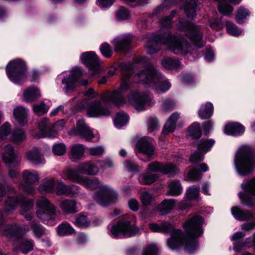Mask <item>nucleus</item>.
Segmentation results:
<instances>
[{
	"label": "nucleus",
	"mask_w": 255,
	"mask_h": 255,
	"mask_svg": "<svg viewBox=\"0 0 255 255\" xmlns=\"http://www.w3.org/2000/svg\"><path fill=\"white\" fill-rule=\"evenodd\" d=\"M203 219L199 216L190 217L183 224L185 233L180 230H174L170 223H161V232H171V237L167 240L168 247L172 250L178 249L184 245L185 250L189 254L194 253L198 249V238L203 234L202 226Z\"/></svg>",
	"instance_id": "obj_1"
},
{
	"label": "nucleus",
	"mask_w": 255,
	"mask_h": 255,
	"mask_svg": "<svg viewBox=\"0 0 255 255\" xmlns=\"http://www.w3.org/2000/svg\"><path fill=\"white\" fill-rule=\"evenodd\" d=\"M175 12H172V16H168L162 18L160 25L162 28L167 29V31L162 30L153 39L149 40L146 45L147 52L153 54L160 49L161 44L167 45V49L174 54H186L191 51V47L185 39L180 36H172L168 31L171 27V19Z\"/></svg>",
	"instance_id": "obj_2"
},
{
	"label": "nucleus",
	"mask_w": 255,
	"mask_h": 255,
	"mask_svg": "<svg viewBox=\"0 0 255 255\" xmlns=\"http://www.w3.org/2000/svg\"><path fill=\"white\" fill-rule=\"evenodd\" d=\"M80 184L90 190L98 189L94 194V199L101 206H107L117 200V194L109 186L101 184L97 178L84 176Z\"/></svg>",
	"instance_id": "obj_3"
},
{
	"label": "nucleus",
	"mask_w": 255,
	"mask_h": 255,
	"mask_svg": "<svg viewBox=\"0 0 255 255\" xmlns=\"http://www.w3.org/2000/svg\"><path fill=\"white\" fill-rule=\"evenodd\" d=\"M133 79L134 82L152 84L155 92L158 94L168 91L171 86L168 81L152 66H148L134 75Z\"/></svg>",
	"instance_id": "obj_4"
},
{
	"label": "nucleus",
	"mask_w": 255,
	"mask_h": 255,
	"mask_svg": "<svg viewBox=\"0 0 255 255\" xmlns=\"http://www.w3.org/2000/svg\"><path fill=\"white\" fill-rule=\"evenodd\" d=\"M131 65H129L127 69H125L122 73V83L119 89L112 92H106L101 95V100L103 103L107 105L113 104L117 106H121L125 103V96L124 91L129 89L131 86L130 80V76L133 72L131 69Z\"/></svg>",
	"instance_id": "obj_5"
},
{
	"label": "nucleus",
	"mask_w": 255,
	"mask_h": 255,
	"mask_svg": "<svg viewBox=\"0 0 255 255\" xmlns=\"http://www.w3.org/2000/svg\"><path fill=\"white\" fill-rule=\"evenodd\" d=\"M234 163L240 175L251 174L255 168V156L252 148L248 145L241 146L236 153Z\"/></svg>",
	"instance_id": "obj_6"
},
{
	"label": "nucleus",
	"mask_w": 255,
	"mask_h": 255,
	"mask_svg": "<svg viewBox=\"0 0 255 255\" xmlns=\"http://www.w3.org/2000/svg\"><path fill=\"white\" fill-rule=\"evenodd\" d=\"M18 205L21 209L20 214L24 216L27 220H31L32 215L29 211L33 207V201L23 195L9 196L5 202L4 212L6 214L12 212Z\"/></svg>",
	"instance_id": "obj_7"
},
{
	"label": "nucleus",
	"mask_w": 255,
	"mask_h": 255,
	"mask_svg": "<svg viewBox=\"0 0 255 255\" xmlns=\"http://www.w3.org/2000/svg\"><path fill=\"white\" fill-rule=\"evenodd\" d=\"M243 191L238 195L241 203L252 208L255 206V177L244 181L241 185Z\"/></svg>",
	"instance_id": "obj_8"
},
{
	"label": "nucleus",
	"mask_w": 255,
	"mask_h": 255,
	"mask_svg": "<svg viewBox=\"0 0 255 255\" xmlns=\"http://www.w3.org/2000/svg\"><path fill=\"white\" fill-rule=\"evenodd\" d=\"M27 68L25 63L20 59L11 61L6 67V72L9 79L17 84L26 77Z\"/></svg>",
	"instance_id": "obj_9"
},
{
	"label": "nucleus",
	"mask_w": 255,
	"mask_h": 255,
	"mask_svg": "<svg viewBox=\"0 0 255 255\" xmlns=\"http://www.w3.org/2000/svg\"><path fill=\"white\" fill-rule=\"evenodd\" d=\"M139 231V228L131 225L129 221L119 222L111 229V234L114 238L130 237L138 234Z\"/></svg>",
	"instance_id": "obj_10"
},
{
	"label": "nucleus",
	"mask_w": 255,
	"mask_h": 255,
	"mask_svg": "<svg viewBox=\"0 0 255 255\" xmlns=\"http://www.w3.org/2000/svg\"><path fill=\"white\" fill-rule=\"evenodd\" d=\"M36 205L38 208L36 215L40 220L45 222L54 218L56 208L47 198L42 197L37 200Z\"/></svg>",
	"instance_id": "obj_11"
},
{
	"label": "nucleus",
	"mask_w": 255,
	"mask_h": 255,
	"mask_svg": "<svg viewBox=\"0 0 255 255\" xmlns=\"http://www.w3.org/2000/svg\"><path fill=\"white\" fill-rule=\"evenodd\" d=\"M83 106L86 109L87 115L89 117L98 118L110 115V112L107 108L102 107L100 101H86Z\"/></svg>",
	"instance_id": "obj_12"
},
{
	"label": "nucleus",
	"mask_w": 255,
	"mask_h": 255,
	"mask_svg": "<svg viewBox=\"0 0 255 255\" xmlns=\"http://www.w3.org/2000/svg\"><path fill=\"white\" fill-rule=\"evenodd\" d=\"M82 76V69L79 67H76L72 70L70 75L64 77L62 83L65 86V92L69 93L74 91L79 85V79Z\"/></svg>",
	"instance_id": "obj_13"
},
{
	"label": "nucleus",
	"mask_w": 255,
	"mask_h": 255,
	"mask_svg": "<svg viewBox=\"0 0 255 255\" xmlns=\"http://www.w3.org/2000/svg\"><path fill=\"white\" fill-rule=\"evenodd\" d=\"M129 102L137 111H143L145 106L149 105L151 99L147 95L140 93L138 91L131 92L128 96Z\"/></svg>",
	"instance_id": "obj_14"
},
{
	"label": "nucleus",
	"mask_w": 255,
	"mask_h": 255,
	"mask_svg": "<svg viewBox=\"0 0 255 255\" xmlns=\"http://www.w3.org/2000/svg\"><path fill=\"white\" fill-rule=\"evenodd\" d=\"M76 126V128L69 131V135L79 136L88 141L94 137L92 130L86 124L83 120H77Z\"/></svg>",
	"instance_id": "obj_15"
},
{
	"label": "nucleus",
	"mask_w": 255,
	"mask_h": 255,
	"mask_svg": "<svg viewBox=\"0 0 255 255\" xmlns=\"http://www.w3.org/2000/svg\"><path fill=\"white\" fill-rule=\"evenodd\" d=\"M148 170L153 172L160 171L169 176H174L179 173L178 168L171 163L163 164L153 162L148 165Z\"/></svg>",
	"instance_id": "obj_16"
},
{
	"label": "nucleus",
	"mask_w": 255,
	"mask_h": 255,
	"mask_svg": "<svg viewBox=\"0 0 255 255\" xmlns=\"http://www.w3.org/2000/svg\"><path fill=\"white\" fill-rule=\"evenodd\" d=\"M80 59L83 64L93 71L92 75H95L100 72L98 58L94 52H84L82 54Z\"/></svg>",
	"instance_id": "obj_17"
},
{
	"label": "nucleus",
	"mask_w": 255,
	"mask_h": 255,
	"mask_svg": "<svg viewBox=\"0 0 255 255\" xmlns=\"http://www.w3.org/2000/svg\"><path fill=\"white\" fill-rule=\"evenodd\" d=\"M137 155L142 153L150 158L154 155L155 148L152 144V139L150 137H144L140 138L137 142Z\"/></svg>",
	"instance_id": "obj_18"
},
{
	"label": "nucleus",
	"mask_w": 255,
	"mask_h": 255,
	"mask_svg": "<svg viewBox=\"0 0 255 255\" xmlns=\"http://www.w3.org/2000/svg\"><path fill=\"white\" fill-rule=\"evenodd\" d=\"M185 25L188 31L186 34L190 39L194 42L198 48L202 47L204 45V42L202 40V36L200 32V27L188 21L185 22Z\"/></svg>",
	"instance_id": "obj_19"
},
{
	"label": "nucleus",
	"mask_w": 255,
	"mask_h": 255,
	"mask_svg": "<svg viewBox=\"0 0 255 255\" xmlns=\"http://www.w3.org/2000/svg\"><path fill=\"white\" fill-rule=\"evenodd\" d=\"M2 157L4 163L10 165H17L20 162V158L14 152L13 146L10 144H7L4 147L2 153Z\"/></svg>",
	"instance_id": "obj_20"
},
{
	"label": "nucleus",
	"mask_w": 255,
	"mask_h": 255,
	"mask_svg": "<svg viewBox=\"0 0 255 255\" xmlns=\"http://www.w3.org/2000/svg\"><path fill=\"white\" fill-rule=\"evenodd\" d=\"M38 131L35 130L32 131L31 135L36 138H40L47 136L51 132V124L47 118H42L38 123Z\"/></svg>",
	"instance_id": "obj_21"
},
{
	"label": "nucleus",
	"mask_w": 255,
	"mask_h": 255,
	"mask_svg": "<svg viewBox=\"0 0 255 255\" xmlns=\"http://www.w3.org/2000/svg\"><path fill=\"white\" fill-rule=\"evenodd\" d=\"M80 188L75 185H67L61 180L58 181L56 192L58 195H65L68 196H74L79 193Z\"/></svg>",
	"instance_id": "obj_22"
},
{
	"label": "nucleus",
	"mask_w": 255,
	"mask_h": 255,
	"mask_svg": "<svg viewBox=\"0 0 255 255\" xmlns=\"http://www.w3.org/2000/svg\"><path fill=\"white\" fill-rule=\"evenodd\" d=\"M132 36L130 35H120L115 38L113 40L116 52H121L125 50L131 44Z\"/></svg>",
	"instance_id": "obj_23"
},
{
	"label": "nucleus",
	"mask_w": 255,
	"mask_h": 255,
	"mask_svg": "<svg viewBox=\"0 0 255 255\" xmlns=\"http://www.w3.org/2000/svg\"><path fill=\"white\" fill-rule=\"evenodd\" d=\"M82 173L81 170L78 169V165L76 169L67 168L64 170L62 174V177L64 180H68L81 184L84 177Z\"/></svg>",
	"instance_id": "obj_24"
},
{
	"label": "nucleus",
	"mask_w": 255,
	"mask_h": 255,
	"mask_svg": "<svg viewBox=\"0 0 255 255\" xmlns=\"http://www.w3.org/2000/svg\"><path fill=\"white\" fill-rule=\"evenodd\" d=\"M0 234L8 239H18L21 236V230L16 225H7L0 229Z\"/></svg>",
	"instance_id": "obj_25"
},
{
	"label": "nucleus",
	"mask_w": 255,
	"mask_h": 255,
	"mask_svg": "<svg viewBox=\"0 0 255 255\" xmlns=\"http://www.w3.org/2000/svg\"><path fill=\"white\" fill-rule=\"evenodd\" d=\"M231 213L236 219L240 221L250 220L254 216L252 211L248 210H242L236 206L232 208Z\"/></svg>",
	"instance_id": "obj_26"
},
{
	"label": "nucleus",
	"mask_w": 255,
	"mask_h": 255,
	"mask_svg": "<svg viewBox=\"0 0 255 255\" xmlns=\"http://www.w3.org/2000/svg\"><path fill=\"white\" fill-rule=\"evenodd\" d=\"M78 169L83 173L89 175H95L99 172V167L91 161L81 162L78 164Z\"/></svg>",
	"instance_id": "obj_27"
},
{
	"label": "nucleus",
	"mask_w": 255,
	"mask_h": 255,
	"mask_svg": "<svg viewBox=\"0 0 255 255\" xmlns=\"http://www.w3.org/2000/svg\"><path fill=\"white\" fill-rule=\"evenodd\" d=\"M13 115L18 124L21 126L27 123V110L23 107H17L13 109Z\"/></svg>",
	"instance_id": "obj_28"
},
{
	"label": "nucleus",
	"mask_w": 255,
	"mask_h": 255,
	"mask_svg": "<svg viewBox=\"0 0 255 255\" xmlns=\"http://www.w3.org/2000/svg\"><path fill=\"white\" fill-rule=\"evenodd\" d=\"M179 114L178 113H174L170 116L164 126L162 130V133L164 134H167L174 130L176 122L179 119Z\"/></svg>",
	"instance_id": "obj_29"
},
{
	"label": "nucleus",
	"mask_w": 255,
	"mask_h": 255,
	"mask_svg": "<svg viewBox=\"0 0 255 255\" xmlns=\"http://www.w3.org/2000/svg\"><path fill=\"white\" fill-rule=\"evenodd\" d=\"M224 131L228 135L238 136L244 132L245 128L239 123H232L227 125Z\"/></svg>",
	"instance_id": "obj_30"
},
{
	"label": "nucleus",
	"mask_w": 255,
	"mask_h": 255,
	"mask_svg": "<svg viewBox=\"0 0 255 255\" xmlns=\"http://www.w3.org/2000/svg\"><path fill=\"white\" fill-rule=\"evenodd\" d=\"M76 202L72 199H65L62 200L59 205L61 210L66 214L75 213L78 212Z\"/></svg>",
	"instance_id": "obj_31"
},
{
	"label": "nucleus",
	"mask_w": 255,
	"mask_h": 255,
	"mask_svg": "<svg viewBox=\"0 0 255 255\" xmlns=\"http://www.w3.org/2000/svg\"><path fill=\"white\" fill-rule=\"evenodd\" d=\"M26 156L28 160L35 164L44 163L45 162L43 155L36 148L27 152Z\"/></svg>",
	"instance_id": "obj_32"
},
{
	"label": "nucleus",
	"mask_w": 255,
	"mask_h": 255,
	"mask_svg": "<svg viewBox=\"0 0 255 255\" xmlns=\"http://www.w3.org/2000/svg\"><path fill=\"white\" fill-rule=\"evenodd\" d=\"M213 106L212 103L207 102L202 105L198 111L199 117L202 120L208 119L213 115Z\"/></svg>",
	"instance_id": "obj_33"
},
{
	"label": "nucleus",
	"mask_w": 255,
	"mask_h": 255,
	"mask_svg": "<svg viewBox=\"0 0 255 255\" xmlns=\"http://www.w3.org/2000/svg\"><path fill=\"white\" fill-rule=\"evenodd\" d=\"M169 190L166 194L168 196H177L182 192V187L179 180H174L168 183Z\"/></svg>",
	"instance_id": "obj_34"
},
{
	"label": "nucleus",
	"mask_w": 255,
	"mask_h": 255,
	"mask_svg": "<svg viewBox=\"0 0 255 255\" xmlns=\"http://www.w3.org/2000/svg\"><path fill=\"white\" fill-rule=\"evenodd\" d=\"M22 179L25 183L33 184L39 181L38 173L34 170H25L22 173Z\"/></svg>",
	"instance_id": "obj_35"
},
{
	"label": "nucleus",
	"mask_w": 255,
	"mask_h": 255,
	"mask_svg": "<svg viewBox=\"0 0 255 255\" xmlns=\"http://www.w3.org/2000/svg\"><path fill=\"white\" fill-rule=\"evenodd\" d=\"M26 138V134L22 129L15 128L11 133L10 140L14 143L18 144L23 142Z\"/></svg>",
	"instance_id": "obj_36"
},
{
	"label": "nucleus",
	"mask_w": 255,
	"mask_h": 255,
	"mask_svg": "<svg viewBox=\"0 0 255 255\" xmlns=\"http://www.w3.org/2000/svg\"><path fill=\"white\" fill-rule=\"evenodd\" d=\"M175 200L167 199L163 200L158 206V209L161 215H165L169 213L174 208Z\"/></svg>",
	"instance_id": "obj_37"
},
{
	"label": "nucleus",
	"mask_w": 255,
	"mask_h": 255,
	"mask_svg": "<svg viewBox=\"0 0 255 255\" xmlns=\"http://www.w3.org/2000/svg\"><path fill=\"white\" fill-rule=\"evenodd\" d=\"M188 135L192 139L199 138L201 136L202 131L199 123L195 122L188 128Z\"/></svg>",
	"instance_id": "obj_38"
},
{
	"label": "nucleus",
	"mask_w": 255,
	"mask_h": 255,
	"mask_svg": "<svg viewBox=\"0 0 255 255\" xmlns=\"http://www.w3.org/2000/svg\"><path fill=\"white\" fill-rule=\"evenodd\" d=\"M23 96L25 101L31 102L35 99L40 97V93L36 88H29L24 92Z\"/></svg>",
	"instance_id": "obj_39"
},
{
	"label": "nucleus",
	"mask_w": 255,
	"mask_h": 255,
	"mask_svg": "<svg viewBox=\"0 0 255 255\" xmlns=\"http://www.w3.org/2000/svg\"><path fill=\"white\" fill-rule=\"evenodd\" d=\"M55 180L53 179H45L38 187V191L42 193L51 192L53 191L55 187Z\"/></svg>",
	"instance_id": "obj_40"
},
{
	"label": "nucleus",
	"mask_w": 255,
	"mask_h": 255,
	"mask_svg": "<svg viewBox=\"0 0 255 255\" xmlns=\"http://www.w3.org/2000/svg\"><path fill=\"white\" fill-rule=\"evenodd\" d=\"M29 226L36 238H40L46 234L45 229L41 225L34 221L31 222Z\"/></svg>",
	"instance_id": "obj_41"
},
{
	"label": "nucleus",
	"mask_w": 255,
	"mask_h": 255,
	"mask_svg": "<svg viewBox=\"0 0 255 255\" xmlns=\"http://www.w3.org/2000/svg\"><path fill=\"white\" fill-rule=\"evenodd\" d=\"M197 6L195 0H188L184 6V11L187 17L194 18L196 16Z\"/></svg>",
	"instance_id": "obj_42"
},
{
	"label": "nucleus",
	"mask_w": 255,
	"mask_h": 255,
	"mask_svg": "<svg viewBox=\"0 0 255 255\" xmlns=\"http://www.w3.org/2000/svg\"><path fill=\"white\" fill-rule=\"evenodd\" d=\"M74 224L80 228H87L90 226L91 222L86 215L80 213L76 216Z\"/></svg>",
	"instance_id": "obj_43"
},
{
	"label": "nucleus",
	"mask_w": 255,
	"mask_h": 255,
	"mask_svg": "<svg viewBox=\"0 0 255 255\" xmlns=\"http://www.w3.org/2000/svg\"><path fill=\"white\" fill-rule=\"evenodd\" d=\"M84 151L83 145L76 144L71 148V157L73 159H79L83 156Z\"/></svg>",
	"instance_id": "obj_44"
},
{
	"label": "nucleus",
	"mask_w": 255,
	"mask_h": 255,
	"mask_svg": "<svg viewBox=\"0 0 255 255\" xmlns=\"http://www.w3.org/2000/svg\"><path fill=\"white\" fill-rule=\"evenodd\" d=\"M161 64L165 68L172 70L178 68L180 66V62L177 59L167 57L162 60Z\"/></svg>",
	"instance_id": "obj_45"
},
{
	"label": "nucleus",
	"mask_w": 255,
	"mask_h": 255,
	"mask_svg": "<svg viewBox=\"0 0 255 255\" xmlns=\"http://www.w3.org/2000/svg\"><path fill=\"white\" fill-rule=\"evenodd\" d=\"M128 121V116L127 114L122 112L118 113L114 119L115 126L119 128L126 125Z\"/></svg>",
	"instance_id": "obj_46"
},
{
	"label": "nucleus",
	"mask_w": 255,
	"mask_h": 255,
	"mask_svg": "<svg viewBox=\"0 0 255 255\" xmlns=\"http://www.w3.org/2000/svg\"><path fill=\"white\" fill-rule=\"evenodd\" d=\"M215 143V141L213 139H201L198 143L197 146L198 149L202 151L207 152L211 148L212 146Z\"/></svg>",
	"instance_id": "obj_47"
},
{
	"label": "nucleus",
	"mask_w": 255,
	"mask_h": 255,
	"mask_svg": "<svg viewBox=\"0 0 255 255\" xmlns=\"http://www.w3.org/2000/svg\"><path fill=\"white\" fill-rule=\"evenodd\" d=\"M57 232L60 236H65L74 233L75 230L69 224L64 223L58 226Z\"/></svg>",
	"instance_id": "obj_48"
},
{
	"label": "nucleus",
	"mask_w": 255,
	"mask_h": 255,
	"mask_svg": "<svg viewBox=\"0 0 255 255\" xmlns=\"http://www.w3.org/2000/svg\"><path fill=\"white\" fill-rule=\"evenodd\" d=\"M129 16V10L124 6H120L116 12V18L119 21L127 20Z\"/></svg>",
	"instance_id": "obj_49"
},
{
	"label": "nucleus",
	"mask_w": 255,
	"mask_h": 255,
	"mask_svg": "<svg viewBox=\"0 0 255 255\" xmlns=\"http://www.w3.org/2000/svg\"><path fill=\"white\" fill-rule=\"evenodd\" d=\"M250 12L247 9H246L243 6H240L236 16L237 21L239 24L243 23L247 17L249 15Z\"/></svg>",
	"instance_id": "obj_50"
},
{
	"label": "nucleus",
	"mask_w": 255,
	"mask_h": 255,
	"mask_svg": "<svg viewBox=\"0 0 255 255\" xmlns=\"http://www.w3.org/2000/svg\"><path fill=\"white\" fill-rule=\"evenodd\" d=\"M199 186L193 185L189 187L186 192L187 198L190 200L197 199L199 195Z\"/></svg>",
	"instance_id": "obj_51"
},
{
	"label": "nucleus",
	"mask_w": 255,
	"mask_h": 255,
	"mask_svg": "<svg viewBox=\"0 0 255 255\" xmlns=\"http://www.w3.org/2000/svg\"><path fill=\"white\" fill-rule=\"evenodd\" d=\"M226 28L228 32L233 36H239L242 32V30L239 28L236 24L230 21L227 22Z\"/></svg>",
	"instance_id": "obj_52"
},
{
	"label": "nucleus",
	"mask_w": 255,
	"mask_h": 255,
	"mask_svg": "<svg viewBox=\"0 0 255 255\" xmlns=\"http://www.w3.org/2000/svg\"><path fill=\"white\" fill-rule=\"evenodd\" d=\"M147 126L149 132H152L159 128L158 121L156 117H149L147 121Z\"/></svg>",
	"instance_id": "obj_53"
},
{
	"label": "nucleus",
	"mask_w": 255,
	"mask_h": 255,
	"mask_svg": "<svg viewBox=\"0 0 255 255\" xmlns=\"http://www.w3.org/2000/svg\"><path fill=\"white\" fill-rule=\"evenodd\" d=\"M158 176L156 174H144L141 176L139 180L141 184L147 185L155 182Z\"/></svg>",
	"instance_id": "obj_54"
},
{
	"label": "nucleus",
	"mask_w": 255,
	"mask_h": 255,
	"mask_svg": "<svg viewBox=\"0 0 255 255\" xmlns=\"http://www.w3.org/2000/svg\"><path fill=\"white\" fill-rule=\"evenodd\" d=\"M34 247V243L32 240H22L20 246V250L23 254H27L29 252L33 250Z\"/></svg>",
	"instance_id": "obj_55"
},
{
	"label": "nucleus",
	"mask_w": 255,
	"mask_h": 255,
	"mask_svg": "<svg viewBox=\"0 0 255 255\" xmlns=\"http://www.w3.org/2000/svg\"><path fill=\"white\" fill-rule=\"evenodd\" d=\"M157 247L153 244L145 246L142 250L141 255H158Z\"/></svg>",
	"instance_id": "obj_56"
},
{
	"label": "nucleus",
	"mask_w": 255,
	"mask_h": 255,
	"mask_svg": "<svg viewBox=\"0 0 255 255\" xmlns=\"http://www.w3.org/2000/svg\"><path fill=\"white\" fill-rule=\"evenodd\" d=\"M48 109V107L44 102L33 105V110L34 113L38 115H42L46 113Z\"/></svg>",
	"instance_id": "obj_57"
},
{
	"label": "nucleus",
	"mask_w": 255,
	"mask_h": 255,
	"mask_svg": "<svg viewBox=\"0 0 255 255\" xmlns=\"http://www.w3.org/2000/svg\"><path fill=\"white\" fill-rule=\"evenodd\" d=\"M219 11L222 14L226 16L230 15L231 13L233 11V8L232 6L226 3H220L218 6Z\"/></svg>",
	"instance_id": "obj_58"
},
{
	"label": "nucleus",
	"mask_w": 255,
	"mask_h": 255,
	"mask_svg": "<svg viewBox=\"0 0 255 255\" xmlns=\"http://www.w3.org/2000/svg\"><path fill=\"white\" fill-rule=\"evenodd\" d=\"M8 169V175L11 178H16L19 175V164L10 165V164H6Z\"/></svg>",
	"instance_id": "obj_59"
},
{
	"label": "nucleus",
	"mask_w": 255,
	"mask_h": 255,
	"mask_svg": "<svg viewBox=\"0 0 255 255\" xmlns=\"http://www.w3.org/2000/svg\"><path fill=\"white\" fill-rule=\"evenodd\" d=\"M201 176L202 175L200 172L194 168L191 169L187 174L188 179L192 181H199Z\"/></svg>",
	"instance_id": "obj_60"
},
{
	"label": "nucleus",
	"mask_w": 255,
	"mask_h": 255,
	"mask_svg": "<svg viewBox=\"0 0 255 255\" xmlns=\"http://www.w3.org/2000/svg\"><path fill=\"white\" fill-rule=\"evenodd\" d=\"M102 54L106 58L110 57L113 53L112 48L109 44L104 43L100 47Z\"/></svg>",
	"instance_id": "obj_61"
},
{
	"label": "nucleus",
	"mask_w": 255,
	"mask_h": 255,
	"mask_svg": "<svg viewBox=\"0 0 255 255\" xmlns=\"http://www.w3.org/2000/svg\"><path fill=\"white\" fill-rule=\"evenodd\" d=\"M52 149L55 154L62 155L66 152V147L63 143H57L53 145Z\"/></svg>",
	"instance_id": "obj_62"
},
{
	"label": "nucleus",
	"mask_w": 255,
	"mask_h": 255,
	"mask_svg": "<svg viewBox=\"0 0 255 255\" xmlns=\"http://www.w3.org/2000/svg\"><path fill=\"white\" fill-rule=\"evenodd\" d=\"M11 127L8 123H4L0 128V138L2 139L7 136L10 132Z\"/></svg>",
	"instance_id": "obj_63"
},
{
	"label": "nucleus",
	"mask_w": 255,
	"mask_h": 255,
	"mask_svg": "<svg viewBox=\"0 0 255 255\" xmlns=\"http://www.w3.org/2000/svg\"><path fill=\"white\" fill-rule=\"evenodd\" d=\"M152 199V195L147 191L143 192L140 196L141 203L144 206L149 205Z\"/></svg>",
	"instance_id": "obj_64"
}]
</instances>
